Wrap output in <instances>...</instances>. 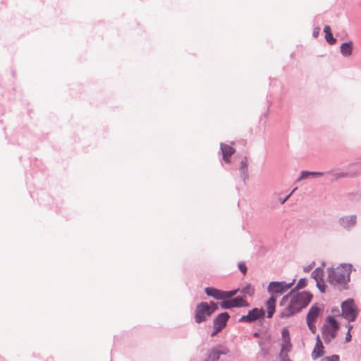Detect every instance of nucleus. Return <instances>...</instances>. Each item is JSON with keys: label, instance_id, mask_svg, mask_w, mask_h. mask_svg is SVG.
I'll return each instance as SVG.
<instances>
[{"label": "nucleus", "instance_id": "obj_1", "mask_svg": "<svg viewBox=\"0 0 361 361\" xmlns=\"http://www.w3.org/2000/svg\"><path fill=\"white\" fill-rule=\"evenodd\" d=\"M312 294L309 291H296L292 290L283 296L280 302L282 307L281 317H289L306 307L312 299Z\"/></svg>", "mask_w": 361, "mask_h": 361}, {"label": "nucleus", "instance_id": "obj_35", "mask_svg": "<svg viewBox=\"0 0 361 361\" xmlns=\"http://www.w3.org/2000/svg\"><path fill=\"white\" fill-rule=\"evenodd\" d=\"M294 191H295V189H293V190H292L291 194H292L293 192H294Z\"/></svg>", "mask_w": 361, "mask_h": 361}, {"label": "nucleus", "instance_id": "obj_21", "mask_svg": "<svg viewBox=\"0 0 361 361\" xmlns=\"http://www.w3.org/2000/svg\"><path fill=\"white\" fill-rule=\"evenodd\" d=\"M306 286H307V280H306V279L302 278L299 280V281L298 282L295 288L299 290V289H302V288H305Z\"/></svg>", "mask_w": 361, "mask_h": 361}, {"label": "nucleus", "instance_id": "obj_29", "mask_svg": "<svg viewBox=\"0 0 361 361\" xmlns=\"http://www.w3.org/2000/svg\"><path fill=\"white\" fill-rule=\"evenodd\" d=\"M346 176V174L345 173H340L338 175L337 178H341V177H345Z\"/></svg>", "mask_w": 361, "mask_h": 361}, {"label": "nucleus", "instance_id": "obj_10", "mask_svg": "<svg viewBox=\"0 0 361 361\" xmlns=\"http://www.w3.org/2000/svg\"><path fill=\"white\" fill-rule=\"evenodd\" d=\"M229 317L230 316L228 313L223 312L214 319L213 324L215 330L212 333L211 336L213 337L216 336L226 326V323Z\"/></svg>", "mask_w": 361, "mask_h": 361}, {"label": "nucleus", "instance_id": "obj_13", "mask_svg": "<svg viewBox=\"0 0 361 361\" xmlns=\"http://www.w3.org/2000/svg\"><path fill=\"white\" fill-rule=\"evenodd\" d=\"M312 277L316 281L317 286L322 293L325 292L326 285L323 281V271L321 269L317 268L311 274Z\"/></svg>", "mask_w": 361, "mask_h": 361}, {"label": "nucleus", "instance_id": "obj_12", "mask_svg": "<svg viewBox=\"0 0 361 361\" xmlns=\"http://www.w3.org/2000/svg\"><path fill=\"white\" fill-rule=\"evenodd\" d=\"M265 312L263 309L254 308L252 310L249 311L247 315L243 316L239 321L240 322H252L259 318H263L264 316Z\"/></svg>", "mask_w": 361, "mask_h": 361}, {"label": "nucleus", "instance_id": "obj_30", "mask_svg": "<svg viewBox=\"0 0 361 361\" xmlns=\"http://www.w3.org/2000/svg\"><path fill=\"white\" fill-rule=\"evenodd\" d=\"M350 220L352 224H355V217H350Z\"/></svg>", "mask_w": 361, "mask_h": 361}, {"label": "nucleus", "instance_id": "obj_16", "mask_svg": "<svg viewBox=\"0 0 361 361\" xmlns=\"http://www.w3.org/2000/svg\"><path fill=\"white\" fill-rule=\"evenodd\" d=\"M276 296L271 295L270 298L266 302V307L267 308V317L271 318L276 307Z\"/></svg>", "mask_w": 361, "mask_h": 361}, {"label": "nucleus", "instance_id": "obj_19", "mask_svg": "<svg viewBox=\"0 0 361 361\" xmlns=\"http://www.w3.org/2000/svg\"><path fill=\"white\" fill-rule=\"evenodd\" d=\"M233 307H247L249 305L246 300L243 297H236L231 299Z\"/></svg>", "mask_w": 361, "mask_h": 361}, {"label": "nucleus", "instance_id": "obj_32", "mask_svg": "<svg viewBox=\"0 0 361 361\" xmlns=\"http://www.w3.org/2000/svg\"><path fill=\"white\" fill-rule=\"evenodd\" d=\"M253 336L255 338H258L259 336V334L258 332H255V333H254Z\"/></svg>", "mask_w": 361, "mask_h": 361}, {"label": "nucleus", "instance_id": "obj_33", "mask_svg": "<svg viewBox=\"0 0 361 361\" xmlns=\"http://www.w3.org/2000/svg\"><path fill=\"white\" fill-rule=\"evenodd\" d=\"M310 269V268H309V267H307V268H305V269H304V271H305V272H307V271H309Z\"/></svg>", "mask_w": 361, "mask_h": 361}, {"label": "nucleus", "instance_id": "obj_24", "mask_svg": "<svg viewBox=\"0 0 361 361\" xmlns=\"http://www.w3.org/2000/svg\"><path fill=\"white\" fill-rule=\"evenodd\" d=\"M321 361H339V357L338 355H332L323 358Z\"/></svg>", "mask_w": 361, "mask_h": 361}, {"label": "nucleus", "instance_id": "obj_8", "mask_svg": "<svg viewBox=\"0 0 361 361\" xmlns=\"http://www.w3.org/2000/svg\"><path fill=\"white\" fill-rule=\"evenodd\" d=\"M342 315L349 322L354 321L357 316V310L353 300H348L342 303Z\"/></svg>", "mask_w": 361, "mask_h": 361}, {"label": "nucleus", "instance_id": "obj_34", "mask_svg": "<svg viewBox=\"0 0 361 361\" xmlns=\"http://www.w3.org/2000/svg\"><path fill=\"white\" fill-rule=\"evenodd\" d=\"M294 191H295V189H293V190H292L291 194H292L293 192H294Z\"/></svg>", "mask_w": 361, "mask_h": 361}, {"label": "nucleus", "instance_id": "obj_5", "mask_svg": "<svg viewBox=\"0 0 361 361\" xmlns=\"http://www.w3.org/2000/svg\"><path fill=\"white\" fill-rule=\"evenodd\" d=\"M281 343L279 353L280 361H292L288 357V353L292 350L290 334L287 327L283 328L281 331Z\"/></svg>", "mask_w": 361, "mask_h": 361}, {"label": "nucleus", "instance_id": "obj_28", "mask_svg": "<svg viewBox=\"0 0 361 361\" xmlns=\"http://www.w3.org/2000/svg\"><path fill=\"white\" fill-rule=\"evenodd\" d=\"M312 175H317V176H323V173L322 172H311Z\"/></svg>", "mask_w": 361, "mask_h": 361}, {"label": "nucleus", "instance_id": "obj_3", "mask_svg": "<svg viewBox=\"0 0 361 361\" xmlns=\"http://www.w3.org/2000/svg\"><path fill=\"white\" fill-rule=\"evenodd\" d=\"M217 305L211 302L207 303L206 302H202L197 305L195 314V320L197 323L200 324L207 319L212 314L217 310Z\"/></svg>", "mask_w": 361, "mask_h": 361}, {"label": "nucleus", "instance_id": "obj_14", "mask_svg": "<svg viewBox=\"0 0 361 361\" xmlns=\"http://www.w3.org/2000/svg\"><path fill=\"white\" fill-rule=\"evenodd\" d=\"M325 354L324 347L319 336L317 337L315 345L312 352V357L313 360H317L322 357Z\"/></svg>", "mask_w": 361, "mask_h": 361}, {"label": "nucleus", "instance_id": "obj_6", "mask_svg": "<svg viewBox=\"0 0 361 361\" xmlns=\"http://www.w3.org/2000/svg\"><path fill=\"white\" fill-rule=\"evenodd\" d=\"M229 349L222 345H217L207 349L204 355V361H219L221 355H227Z\"/></svg>", "mask_w": 361, "mask_h": 361}, {"label": "nucleus", "instance_id": "obj_25", "mask_svg": "<svg viewBox=\"0 0 361 361\" xmlns=\"http://www.w3.org/2000/svg\"><path fill=\"white\" fill-rule=\"evenodd\" d=\"M353 328V326L350 325L348 327V331L345 336V341L350 342L351 341V334H350V329Z\"/></svg>", "mask_w": 361, "mask_h": 361}, {"label": "nucleus", "instance_id": "obj_11", "mask_svg": "<svg viewBox=\"0 0 361 361\" xmlns=\"http://www.w3.org/2000/svg\"><path fill=\"white\" fill-rule=\"evenodd\" d=\"M294 281L295 280L290 283H286L285 282H271L268 286V291L272 294V295H274V294H282L293 286Z\"/></svg>", "mask_w": 361, "mask_h": 361}, {"label": "nucleus", "instance_id": "obj_27", "mask_svg": "<svg viewBox=\"0 0 361 361\" xmlns=\"http://www.w3.org/2000/svg\"><path fill=\"white\" fill-rule=\"evenodd\" d=\"M241 164H242V166H243V167L246 168V167H247V160H246V159H245V161H244V160H243V161H241Z\"/></svg>", "mask_w": 361, "mask_h": 361}, {"label": "nucleus", "instance_id": "obj_18", "mask_svg": "<svg viewBox=\"0 0 361 361\" xmlns=\"http://www.w3.org/2000/svg\"><path fill=\"white\" fill-rule=\"evenodd\" d=\"M324 32L325 33V39L326 42L329 44H334L336 42V39L333 37L330 26L326 25L324 28Z\"/></svg>", "mask_w": 361, "mask_h": 361}, {"label": "nucleus", "instance_id": "obj_23", "mask_svg": "<svg viewBox=\"0 0 361 361\" xmlns=\"http://www.w3.org/2000/svg\"><path fill=\"white\" fill-rule=\"evenodd\" d=\"M238 268L240 271L242 272L243 275H245L247 273V267L245 264L243 262L238 263Z\"/></svg>", "mask_w": 361, "mask_h": 361}, {"label": "nucleus", "instance_id": "obj_26", "mask_svg": "<svg viewBox=\"0 0 361 361\" xmlns=\"http://www.w3.org/2000/svg\"><path fill=\"white\" fill-rule=\"evenodd\" d=\"M310 175H312V174H311V172H308V171H302V173H301V176L300 177L299 180L306 178H307Z\"/></svg>", "mask_w": 361, "mask_h": 361}, {"label": "nucleus", "instance_id": "obj_20", "mask_svg": "<svg viewBox=\"0 0 361 361\" xmlns=\"http://www.w3.org/2000/svg\"><path fill=\"white\" fill-rule=\"evenodd\" d=\"M221 307L223 309H230L233 307L231 299L222 301L221 302Z\"/></svg>", "mask_w": 361, "mask_h": 361}, {"label": "nucleus", "instance_id": "obj_7", "mask_svg": "<svg viewBox=\"0 0 361 361\" xmlns=\"http://www.w3.org/2000/svg\"><path fill=\"white\" fill-rule=\"evenodd\" d=\"M323 310L317 305H313L309 310L306 317L307 324L310 330L314 334L316 332L315 322L322 314Z\"/></svg>", "mask_w": 361, "mask_h": 361}, {"label": "nucleus", "instance_id": "obj_22", "mask_svg": "<svg viewBox=\"0 0 361 361\" xmlns=\"http://www.w3.org/2000/svg\"><path fill=\"white\" fill-rule=\"evenodd\" d=\"M242 293L252 295L254 293V288H252L250 286H247L243 289Z\"/></svg>", "mask_w": 361, "mask_h": 361}, {"label": "nucleus", "instance_id": "obj_9", "mask_svg": "<svg viewBox=\"0 0 361 361\" xmlns=\"http://www.w3.org/2000/svg\"><path fill=\"white\" fill-rule=\"evenodd\" d=\"M238 290L223 291L212 287H207L205 288V293L208 296L213 297L217 300H224L230 298L237 293Z\"/></svg>", "mask_w": 361, "mask_h": 361}, {"label": "nucleus", "instance_id": "obj_15", "mask_svg": "<svg viewBox=\"0 0 361 361\" xmlns=\"http://www.w3.org/2000/svg\"><path fill=\"white\" fill-rule=\"evenodd\" d=\"M221 149L223 154V159L226 163L230 162V157L234 154L235 149L226 144H221Z\"/></svg>", "mask_w": 361, "mask_h": 361}, {"label": "nucleus", "instance_id": "obj_4", "mask_svg": "<svg viewBox=\"0 0 361 361\" xmlns=\"http://www.w3.org/2000/svg\"><path fill=\"white\" fill-rule=\"evenodd\" d=\"M339 329V324L332 317H328L326 323L324 324L322 331V336L325 342H330L336 336V332Z\"/></svg>", "mask_w": 361, "mask_h": 361}, {"label": "nucleus", "instance_id": "obj_17", "mask_svg": "<svg viewBox=\"0 0 361 361\" xmlns=\"http://www.w3.org/2000/svg\"><path fill=\"white\" fill-rule=\"evenodd\" d=\"M353 42H345L341 46V52L344 56H349L353 52Z\"/></svg>", "mask_w": 361, "mask_h": 361}, {"label": "nucleus", "instance_id": "obj_2", "mask_svg": "<svg viewBox=\"0 0 361 361\" xmlns=\"http://www.w3.org/2000/svg\"><path fill=\"white\" fill-rule=\"evenodd\" d=\"M352 271V266L348 264H340L335 268L327 269V279L330 284L339 289L346 288L350 281V275Z\"/></svg>", "mask_w": 361, "mask_h": 361}, {"label": "nucleus", "instance_id": "obj_31", "mask_svg": "<svg viewBox=\"0 0 361 361\" xmlns=\"http://www.w3.org/2000/svg\"><path fill=\"white\" fill-rule=\"evenodd\" d=\"M290 195H291V193H290V194H289V195H288V196H287V197H286V198H285V199L281 202V203H282V204H283V203H284V202H285L288 199V197H289Z\"/></svg>", "mask_w": 361, "mask_h": 361}]
</instances>
